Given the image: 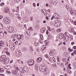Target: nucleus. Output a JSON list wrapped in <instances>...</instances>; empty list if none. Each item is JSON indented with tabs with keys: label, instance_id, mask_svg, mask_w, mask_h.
Returning <instances> with one entry per match:
<instances>
[{
	"label": "nucleus",
	"instance_id": "nucleus-25",
	"mask_svg": "<svg viewBox=\"0 0 76 76\" xmlns=\"http://www.w3.org/2000/svg\"><path fill=\"white\" fill-rule=\"evenodd\" d=\"M74 12V11H73L72 10H70V13H71L72 15H75V13Z\"/></svg>",
	"mask_w": 76,
	"mask_h": 76
},
{
	"label": "nucleus",
	"instance_id": "nucleus-15",
	"mask_svg": "<svg viewBox=\"0 0 76 76\" xmlns=\"http://www.w3.org/2000/svg\"><path fill=\"white\" fill-rule=\"evenodd\" d=\"M37 61L38 63H41L42 61V59L40 57L38 58Z\"/></svg>",
	"mask_w": 76,
	"mask_h": 76
},
{
	"label": "nucleus",
	"instance_id": "nucleus-54",
	"mask_svg": "<svg viewBox=\"0 0 76 76\" xmlns=\"http://www.w3.org/2000/svg\"><path fill=\"white\" fill-rule=\"evenodd\" d=\"M16 76H22L20 74H17Z\"/></svg>",
	"mask_w": 76,
	"mask_h": 76
},
{
	"label": "nucleus",
	"instance_id": "nucleus-3",
	"mask_svg": "<svg viewBox=\"0 0 76 76\" xmlns=\"http://www.w3.org/2000/svg\"><path fill=\"white\" fill-rule=\"evenodd\" d=\"M3 20L5 24H9V23H10L11 21L10 18L7 17L4 18Z\"/></svg>",
	"mask_w": 76,
	"mask_h": 76
},
{
	"label": "nucleus",
	"instance_id": "nucleus-34",
	"mask_svg": "<svg viewBox=\"0 0 76 76\" xmlns=\"http://www.w3.org/2000/svg\"><path fill=\"white\" fill-rule=\"evenodd\" d=\"M28 30L29 31H33V29L32 28V27H30L28 28Z\"/></svg>",
	"mask_w": 76,
	"mask_h": 76
},
{
	"label": "nucleus",
	"instance_id": "nucleus-50",
	"mask_svg": "<svg viewBox=\"0 0 76 76\" xmlns=\"http://www.w3.org/2000/svg\"><path fill=\"white\" fill-rule=\"evenodd\" d=\"M69 51L71 52L73 51V49H71L69 48Z\"/></svg>",
	"mask_w": 76,
	"mask_h": 76
},
{
	"label": "nucleus",
	"instance_id": "nucleus-63",
	"mask_svg": "<svg viewBox=\"0 0 76 76\" xmlns=\"http://www.w3.org/2000/svg\"><path fill=\"white\" fill-rule=\"evenodd\" d=\"M73 52L75 54H76V50H74Z\"/></svg>",
	"mask_w": 76,
	"mask_h": 76
},
{
	"label": "nucleus",
	"instance_id": "nucleus-24",
	"mask_svg": "<svg viewBox=\"0 0 76 76\" xmlns=\"http://www.w3.org/2000/svg\"><path fill=\"white\" fill-rule=\"evenodd\" d=\"M3 18V16L2 15H0V19H1ZM0 26L1 27H3V24H1V23H0Z\"/></svg>",
	"mask_w": 76,
	"mask_h": 76
},
{
	"label": "nucleus",
	"instance_id": "nucleus-38",
	"mask_svg": "<svg viewBox=\"0 0 76 76\" xmlns=\"http://www.w3.org/2000/svg\"><path fill=\"white\" fill-rule=\"evenodd\" d=\"M48 28L49 31H51V28H50V27H48Z\"/></svg>",
	"mask_w": 76,
	"mask_h": 76
},
{
	"label": "nucleus",
	"instance_id": "nucleus-48",
	"mask_svg": "<svg viewBox=\"0 0 76 76\" xmlns=\"http://www.w3.org/2000/svg\"><path fill=\"white\" fill-rule=\"evenodd\" d=\"M6 53L7 54V55H10V53L7 51L6 52Z\"/></svg>",
	"mask_w": 76,
	"mask_h": 76
},
{
	"label": "nucleus",
	"instance_id": "nucleus-27",
	"mask_svg": "<svg viewBox=\"0 0 76 76\" xmlns=\"http://www.w3.org/2000/svg\"><path fill=\"white\" fill-rule=\"evenodd\" d=\"M26 32L29 35H31V34L30 33V31H29L27 30L26 31Z\"/></svg>",
	"mask_w": 76,
	"mask_h": 76
},
{
	"label": "nucleus",
	"instance_id": "nucleus-17",
	"mask_svg": "<svg viewBox=\"0 0 76 76\" xmlns=\"http://www.w3.org/2000/svg\"><path fill=\"white\" fill-rule=\"evenodd\" d=\"M11 37L12 38H18V36L16 34H13L11 36Z\"/></svg>",
	"mask_w": 76,
	"mask_h": 76
},
{
	"label": "nucleus",
	"instance_id": "nucleus-37",
	"mask_svg": "<svg viewBox=\"0 0 76 76\" xmlns=\"http://www.w3.org/2000/svg\"><path fill=\"white\" fill-rule=\"evenodd\" d=\"M7 69H11V66L9 65L7 66Z\"/></svg>",
	"mask_w": 76,
	"mask_h": 76
},
{
	"label": "nucleus",
	"instance_id": "nucleus-32",
	"mask_svg": "<svg viewBox=\"0 0 76 76\" xmlns=\"http://www.w3.org/2000/svg\"><path fill=\"white\" fill-rule=\"evenodd\" d=\"M69 37H65L64 38V40H65L66 41H67L68 40H69Z\"/></svg>",
	"mask_w": 76,
	"mask_h": 76
},
{
	"label": "nucleus",
	"instance_id": "nucleus-47",
	"mask_svg": "<svg viewBox=\"0 0 76 76\" xmlns=\"http://www.w3.org/2000/svg\"><path fill=\"white\" fill-rule=\"evenodd\" d=\"M20 11H19V10H16V12L17 13H19Z\"/></svg>",
	"mask_w": 76,
	"mask_h": 76
},
{
	"label": "nucleus",
	"instance_id": "nucleus-2",
	"mask_svg": "<svg viewBox=\"0 0 76 76\" xmlns=\"http://www.w3.org/2000/svg\"><path fill=\"white\" fill-rule=\"evenodd\" d=\"M54 25L56 27H59L61 26V22L59 20H56L54 22Z\"/></svg>",
	"mask_w": 76,
	"mask_h": 76
},
{
	"label": "nucleus",
	"instance_id": "nucleus-64",
	"mask_svg": "<svg viewBox=\"0 0 76 76\" xmlns=\"http://www.w3.org/2000/svg\"><path fill=\"white\" fill-rule=\"evenodd\" d=\"M44 50V48L43 47H42V48H41V51H43Z\"/></svg>",
	"mask_w": 76,
	"mask_h": 76
},
{
	"label": "nucleus",
	"instance_id": "nucleus-39",
	"mask_svg": "<svg viewBox=\"0 0 76 76\" xmlns=\"http://www.w3.org/2000/svg\"><path fill=\"white\" fill-rule=\"evenodd\" d=\"M33 5L34 7H36V4H35V3H33Z\"/></svg>",
	"mask_w": 76,
	"mask_h": 76
},
{
	"label": "nucleus",
	"instance_id": "nucleus-53",
	"mask_svg": "<svg viewBox=\"0 0 76 76\" xmlns=\"http://www.w3.org/2000/svg\"><path fill=\"white\" fill-rule=\"evenodd\" d=\"M45 57H46V58H48V55H46L45 56Z\"/></svg>",
	"mask_w": 76,
	"mask_h": 76
},
{
	"label": "nucleus",
	"instance_id": "nucleus-52",
	"mask_svg": "<svg viewBox=\"0 0 76 76\" xmlns=\"http://www.w3.org/2000/svg\"><path fill=\"white\" fill-rule=\"evenodd\" d=\"M62 61H64V62H65L66 61V58L63 59Z\"/></svg>",
	"mask_w": 76,
	"mask_h": 76
},
{
	"label": "nucleus",
	"instance_id": "nucleus-33",
	"mask_svg": "<svg viewBox=\"0 0 76 76\" xmlns=\"http://www.w3.org/2000/svg\"><path fill=\"white\" fill-rule=\"evenodd\" d=\"M48 38H49V39H52V37H51L50 35H48Z\"/></svg>",
	"mask_w": 76,
	"mask_h": 76
},
{
	"label": "nucleus",
	"instance_id": "nucleus-57",
	"mask_svg": "<svg viewBox=\"0 0 76 76\" xmlns=\"http://www.w3.org/2000/svg\"><path fill=\"white\" fill-rule=\"evenodd\" d=\"M46 34H48V30H46Z\"/></svg>",
	"mask_w": 76,
	"mask_h": 76
},
{
	"label": "nucleus",
	"instance_id": "nucleus-21",
	"mask_svg": "<svg viewBox=\"0 0 76 76\" xmlns=\"http://www.w3.org/2000/svg\"><path fill=\"white\" fill-rule=\"evenodd\" d=\"M24 70L26 72H28L29 71V69L27 68H24Z\"/></svg>",
	"mask_w": 76,
	"mask_h": 76
},
{
	"label": "nucleus",
	"instance_id": "nucleus-14",
	"mask_svg": "<svg viewBox=\"0 0 76 76\" xmlns=\"http://www.w3.org/2000/svg\"><path fill=\"white\" fill-rule=\"evenodd\" d=\"M4 37V33L3 32H0V38H3Z\"/></svg>",
	"mask_w": 76,
	"mask_h": 76
},
{
	"label": "nucleus",
	"instance_id": "nucleus-46",
	"mask_svg": "<svg viewBox=\"0 0 76 76\" xmlns=\"http://www.w3.org/2000/svg\"><path fill=\"white\" fill-rule=\"evenodd\" d=\"M71 45H73L75 44V42H72L71 43Z\"/></svg>",
	"mask_w": 76,
	"mask_h": 76
},
{
	"label": "nucleus",
	"instance_id": "nucleus-35",
	"mask_svg": "<svg viewBox=\"0 0 76 76\" xmlns=\"http://www.w3.org/2000/svg\"><path fill=\"white\" fill-rule=\"evenodd\" d=\"M59 65L61 67H62V66H63V63L62 62H60Z\"/></svg>",
	"mask_w": 76,
	"mask_h": 76
},
{
	"label": "nucleus",
	"instance_id": "nucleus-58",
	"mask_svg": "<svg viewBox=\"0 0 76 76\" xmlns=\"http://www.w3.org/2000/svg\"><path fill=\"white\" fill-rule=\"evenodd\" d=\"M55 74H54V73H53L51 74V76H55Z\"/></svg>",
	"mask_w": 76,
	"mask_h": 76
},
{
	"label": "nucleus",
	"instance_id": "nucleus-51",
	"mask_svg": "<svg viewBox=\"0 0 76 76\" xmlns=\"http://www.w3.org/2000/svg\"><path fill=\"white\" fill-rule=\"evenodd\" d=\"M22 51L23 52H25V51H26V49L24 48L23 49Z\"/></svg>",
	"mask_w": 76,
	"mask_h": 76
},
{
	"label": "nucleus",
	"instance_id": "nucleus-44",
	"mask_svg": "<svg viewBox=\"0 0 76 76\" xmlns=\"http://www.w3.org/2000/svg\"><path fill=\"white\" fill-rule=\"evenodd\" d=\"M48 58L49 59V60H50V61H52V59L51 58V57H48Z\"/></svg>",
	"mask_w": 76,
	"mask_h": 76
},
{
	"label": "nucleus",
	"instance_id": "nucleus-56",
	"mask_svg": "<svg viewBox=\"0 0 76 76\" xmlns=\"http://www.w3.org/2000/svg\"><path fill=\"white\" fill-rule=\"evenodd\" d=\"M57 60H58V62L59 63V62H60V58H58Z\"/></svg>",
	"mask_w": 76,
	"mask_h": 76
},
{
	"label": "nucleus",
	"instance_id": "nucleus-23",
	"mask_svg": "<svg viewBox=\"0 0 76 76\" xmlns=\"http://www.w3.org/2000/svg\"><path fill=\"white\" fill-rule=\"evenodd\" d=\"M4 72V70L3 68H0V72L1 73H3Z\"/></svg>",
	"mask_w": 76,
	"mask_h": 76
},
{
	"label": "nucleus",
	"instance_id": "nucleus-12",
	"mask_svg": "<svg viewBox=\"0 0 76 76\" xmlns=\"http://www.w3.org/2000/svg\"><path fill=\"white\" fill-rule=\"evenodd\" d=\"M64 35L63 34L60 33L58 35V37H59V38L61 39H63V38H64Z\"/></svg>",
	"mask_w": 76,
	"mask_h": 76
},
{
	"label": "nucleus",
	"instance_id": "nucleus-5",
	"mask_svg": "<svg viewBox=\"0 0 76 76\" xmlns=\"http://www.w3.org/2000/svg\"><path fill=\"white\" fill-rule=\"evenodd\" d=\"M10 49H12V50H14L15 49V45L13 43H11L10 44Z\"/></svg>",
	"mask_w": 76,
	"mask_h": 76
},
{
	"label": "nucleus",
	"instance_id": "nucleus-30",
	"mask_svg": "<svg viewBox=\"0 0 76 76\" xmlns=\"http://www.w3.org/2000/svg\"><path fill=\"white\" fill-rule=\"evenodd\" d=\"M34 45L36 46H38V45H39V43L38 42H35L34 43Z\"/></svg>",
	"mask_w": 76,
	"mask_h": 76
},
{
	"label": "nucleus",
	"instance_id": "nucleus-31",
	"mask_svg": "<svg viewBox=\"0 0 76 76\" xmlns=\"http://www.w3.org/2000/svg\"><path fill=\"white\" fill-rule=\"evenodd\" d=\"M40 37L41 38V39H42V40L43 39H44V37H43V36H42V34L40 35Z\"/></svg>",
	"mask_w": 76,
	"mask_h": 76
},
{
	"label": "nucleus",
	"instance_id": "nucleus-10",
	"mask_svg": "<svg viewBox=\"0 0 76 76\" xmlns=\"http://www.w3.org/2000/svg\"><path fill=\"white\" fill-rule=\"evenodd\" d=\"M4 13H8L9 12V8L7 7H5L4 9L3 10Z\"/></svg>",
	"mask_w": 76,
	"mask_h": 76
},
{
	"label": "nucleus",
	"instance_id": "nucleus-43",
	"mask_svg": "<svg viewBox=\"0 0 76 76\" xmlns=\"http://www.w3.org/2000/svg\"><path fill=\"white\" fill-rule=\"evenodd\" d=\"M53 66L55 67H57V65L56 64H53Z\"/></svg>",
	"mask_w": 76,
	"mask_h": 76
},
{
	"label": "nucleus",
	"instance_id": "nucleus-42",
	"mask_svg": "<svg viewBox=\"0 0 76 76\" xmlns=\"http://www.w3.org/2000/svg\"><path fill=\"white\" fill-rule=\"evenodd\" d=\"M53 63H56V59L53 58Z\"/></svg>",
	"mask_w": 76,
	"mask_h": 76
},
{
	"label": "nucleus",
	"instance_id": "nucleus-49",
	"mask_svg": "<svg viewBox=\"0 0 76 76\" xmlns=\"http://www.w3.org/2000/svg\"><path fill=\"white\" fill-rule=\"evenodd\" d=\"M20 0H15V2H17V3H18V2H19V1H20Z\"/></svg>",
	"mask_w": 76,
	"mask_h": 76
},
{
	"label": "nucleus",
	"instance_id": "nucleus-36",
	"mask_svg": "<svg viewBox=\"0 0 76 76\" xmlns=\"http://www.w3.org/2000/svg\"><path fill=\"white\" fill-rule=\"evenodd\" d=\"M6 72L7 73L8 75H10V74H11V72L10 71H8L7 70Z\"/></svg>",
	"mask_w": 76,
	"mask_h": 76
},
{
	"label": "nucleus",
	"instance_id": "nucleus-6",
	"mask_svg": "<svg viewBox=\"0 0 76 76\" xmlns=\"http://www.w3.org/2000/svg\"><path fill=\"white\" fill-rule=\"evenodd\" d=\"M56 53V50L53 49L49 53V54L50 56H54V55Z\"/></svg>",
	"mask_w": 76,
	"mask_h": 76
},
{
	"label": "nucleus",
	"instance_id": "nucleus-9",
	"mask_svg": "<svg viewBox=\"0 0 76 76\" xmlns=\"http://www.w3.org/2000/svg\"><path fill=\"white\" fill-rule=\"evenodd\" d=\"M9 28L7 30V31L8 32H10V33H12V32H13V28L11 27H8Z\"/></svg>",
	"mask_w": 76,
	"mask_h": 76
},
{
	"label": "nucleus",
	"instance_id": "nucleus-8",
	"mask_svg": "<svg viewBox=\"0 0 76 76\" xmlns=\"http://www.w3.org/2000/svg\"><path fill=\"white\" fill-rule=\"evenodd\" d=\"M15 53L16 55L18 57H20V56H21V55H22V53L19 50H16Z\"/></svg>",
	"mask_w": 76,
	"mask_h": 76
},
{
	"label": "nucleus",
	"instance_id": "nucleus-61",
	"mask_svg": "<svg viewBox=\"0 0 76 76\" xmlns=\"http://www.w3.org/2000/svg\"><path fill=\"white\" fill-rule=\"evenodd\" d=\"M54 18V16H52V18H51V20H53V19Z\"/></svg>",
	"mask_w": 76,
	"mask_h": 76
},
{
	"label": "nucleus",
	"instance_id": "nucleus-1",
	"mask_svg": "<svg viewBox=\"0 0 76 76\" xmlns=\"http://www.w3.org/2000/svg\"><path fill=\"white\" fill-rule=\"evenodd\" d=\"M3 60H4L3 63L5 64H7L9 62V61L6 58V56L5 55H2L0 58V61H3Z\"/></svg>",
	"mask_w": 76,
	"mask_h": 76
},
{
	"label": "nucleus",
	"instance_id": "nucleus-20",
	"mask_svg": "<svg viewBox=\"0 0 76 76\" xmlns=\"http://www.w3.org/2000/svg\"><path fill=\"white\" fill-rule=\"evenodd\" d=\"M71 38V40L73 41V36L72 35H70L68 36Z\"/></svg>",
	"mask_w": 76,
	"mask_h": 76
},
{
	"label": "nucleus",
	"instance_id": "nucleus-11",
	"mask_svg": "<svg viewBox=\"0 0 76 76\" xmlns=\"http://www.w3.org/2000/svg\"><path fill=\"white\" fill-rule=\"evenodd\" d=\"M23 38H24V36L23 35L19 34L17 35V38L18 39H21Z\"/></svg>",
	"mask_w": 76,
	"mask_h": 76
},
{
	"label": "nucleus",
	"instance_id": "nucleus-13",
	"mask_svg": "<svg viewBox=\"0 0 76 76\" xmlns=\"http://www.w3.org/2000/svg\"><path fill=\"white\" fill-rule=\"evenodd\" d=\"M46 30V28L45 27H43L40 30V32L41 33H44L45 32Z\"/></svg>",
	"mask_w": 76,
	"mask_h": 76
},
{
	"label": "nucleus",
	"instance_id": "nucleus-19",
	"mask_svg": "<svg viewBox=\"0 0 76 76\" xmlns=\"http://www.w3.org/2000/svg\"><path fill=\"white\" fill-rule=\"evenodd\" d=\"M0 44L1 46L3 47L4 45V43L3 41H0Z\"/></svg>",
	"mask_w": 76,
	"mask_h": 76
},
{
	"label": "nucleus",
	"instance_id": "nucleus-26",
	"mask_svg": "<svg viewBox=\"0 0 76 76\" xmlns=\"http://www.w3.org/2000/svg\"><path fill=\"white\" fill-rule=\"evenodd\" d=\"M52 2L53 4L55 5L57 4V1H52Z\"/></svg>",
	"mask_w": 76,
	"mask_h": 76
},
{
	"label": "nucleus",
	"instance_id": "nucleus-7",
	"mask_svg": "<svg viewBox=\"0 0 76 76\" xmlns=\"http://www.w3.org/2000/svg\"><path fill=\"white\" fill-rule=\"evenodd\" d=\"M28 63L30 66H32L35 63L34 61L33 60H31L28 61Z\"/></svg>",
	"mask_w": 76,
	"mask_h": 76
},
{
	"label": "nucleus",
	"instance_id": "nucleus-16",
	"mask_svg": "<svg viewBox=\"0 0 76 76\" xmlns=\"http://www.w3.org/2000/svg\"><path fill=\"white\" fill-rule=\"evenodd\" d=\"M12 72L14 75H17V73H18V71L16 70H12Z\"/></svg>",
	"mask_w": 76,
	"mask_h": 76
},
{
	"label": "nucleus",
	"instance_id": "nucleus-29",
	"mask_svg": "<svg viewBox=\"0 0 76 76\" xmlns=\"http://www.w3.org/2000/svg\"><path fill=\"white\" fill-rule=\"evenodd\" d=\"M30 51L31 52H33V51H34V49L32 48V47H31L30 48Z\"/></svg>",
	"mask_w": 76,
	"mask_h": 76
},
{
	"label": "nucleus",
	"instance_id": "nucleus-59",
	"mask_svg": "<svg viewBox=\"0 0 76 76\" xmlns=\"http://www.w3.org/2000/svg\"><path fill=\"white\" fill-rule=\"evenodd\" d=\"M73 49H74V50H75V49H76V46H74L73 48Z\"/></svg>",
	"mask_w": 76,
	"mask_h": 76
},
{
	"label": "nucleus",
	"instance_id": "nucleus-18",
	"mask_svg": "<svg viewBox=\"0 0 76 76\" xmlns=\"http://www.w3.org/2000/svg\"><path fill=\"white\" fill-rule=\"evenodd\" d=\"M15 44H17L18 45H19L20 44H22V42L20 41H16V42H15Z\"/></svg>",
	"mask_w": 76,
	"mask_h": 76
},
{
	"label": "nucleus",
	"instance_id": "nucleus-22",
	"mask_svg": "<svg viewBox=\"0 0 76 76\" xmlns=\"http://www.w3.org/2000/svg\"><path fill=\"white\" fill-rule=\"evenodd\" d=\"M10 15L11 17H14L15 16V15L13 14V13H12V12H9Z\"/></svg>",
	"mask_w": 76,
	"mask_h": 76
},
{
	"label": "nucleus",
	"instance_id": "nucleus-41",
	"mask_svg": "<svg viewBox=\"0 0 76 76\" xmlns=\"http://www.w3.org/2000/svg\"><path fill=\"white\" fill-rule=\"evenodd\" d=\"M39 42L40 44H42L43 43V42H42V40H39Z\"/></svg>",
	"mask_w": 76,
	"mask_h": 76
},
{
	"label": "nucleus",
	"instance_id": "nucleus-60",
	"mask_svg": "<svg viewBox=\"0 0 76 76\" xmlns=\"http://www.w3.org/2000/svg\"><path fill=\"white\" fill-rule=\"evenodd\" d=\"M71 31H72V32H74V29L73 28H71Z\"/></svg>",
	"mask_w": 76,
	"mask_h": 76
},
{
	"label": "nucleus",
	"instance_id": "nucleus-55",
	"mask_svg": "<svg viewBox=\"0 0 76 76\" xmlns=\"http://www.w3.org/2000/svg\"><path fill=\"white\" fill-rule=\"evenodd\" d=\"M72 33H73L74 35H76V31H74V32H72Z\"/></svg>",
	"mask_w": 76,
	"mask_h": 76
},
{
	"label": "nucleus",
	"instance_id": "nucleus-40",
	"mask_svg": "<svg viewBox=\"0 0 76 76\" xmlns=\"http://www.w3.org/2000/svg\"><path fill=\"white\" fill-rule=\"evenodd\" d=\"M57 32H61V29H59L57 30Z\"/></svg>",
	"mask_w": 76,
	"mask_h": 76
},
{
	"label": "nucleus",
	"instance_id": "nucleus-45",
	"mask_svg": "<svg viewBox=\"0 0 76 76\" xmlns=\"http://www.w3.org/2000/svg\"><path fill=\"white\" fill-rule=\"evenodd\" d=\"M4 3H2L0 5L1 6H3V5H4Z\"/></svg>",
	"mask_w": 76,
	"mask_h": 76
},
{
	"label": "nucleus",
	"instance_id": "nucleus-4",
	"mask_svg": "<svg viewBox=\"0 0 76 76\" xmlns=\"http://www.w3.org/2000/svg\"><path fill=\"white\" fill-rule=\"evenodd\" d=\"M40 71L41 72H44L47 71L46 68H45V66H40L39 68Z\"/></svg>",
	"mask_w": 76,
	"mask_h": 76
},
{
	"label": "nucleus",
	"instance_id": "nucleus-28",
	"mask_svg": "<svg viewBox=\"0 0 76 76\" xmlns=\"http://www.w3.org/2000/svg\"><path fill=\"white\" fill-rule=\"evenodd\" d=\"M57 16H58V15L57 14H55L54 15V17L55 19H58V17Z\"/></svg>",
	"mask_w": 76,
	"mask_h": 76
},
{
	"label": "nucleus",
	"instance_id": "nucleus-62",
	"mask_svg": "<svg viewBox=\"0 0 76 76\" xmlns=\"http://www.w3.org/2000/svg\"><path fill=\"white\" fill-rule=\"evenodd\" d=\"M67 72L68 73H70V72H71V71H70V70H68V71H67Z\"/></svg>",
	"mask_w": 76,
	"mask_h": 76
}]
</instances>
